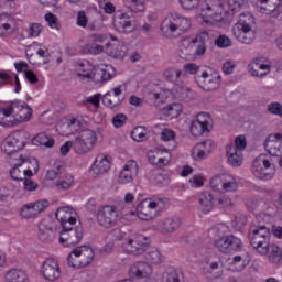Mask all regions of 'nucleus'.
<instances>
[{
    "mask_svg": "<svg viewBox=\"0 0 282 282\" xmlns=\"http://www.w3.org/2000/svg\"><path fill=\"white\" fill-rule=\"evenodd\" d=\"M257 24V19L250 12H243L239 14L238 22L234 25L237 30H253Z\"/></svg>",
    "mask_w": 282,
    "mask_h": 282,
    "instance_id": "4be33fe9",
    "label": "nucleus"
},
{
    "mask_svg": "<svg viewBox=\"0 0 282 282\" xmlns=\"http://www.w3.org/2000/svg\"><path fill=\"white\" fill-rule=\"evenodd\" d=\"M246 147H248V142L246 141V137L239 135L235 140L234 149L236 151H245Z\"/></svg>",
    "mask_w": 282,
    "mask_h": 282,
    "instance_id": "864d4df0",
    "label": "nucleus"
},
{
    "mask_svg": "<svg viewBox=\"0 0 282 282\" xmlns=\"http://www.w3.org/2000/svg\"><path fill=\"white\" fill-rule=\"evenodd\" d=\"M22 182L24 184V191H36L39 188V184L30 178L24 177Z\"/></svg>",
    "mask_w": 282,
    "mask_h": 282,
    "instance_id": "338daca9",
    "label": "nucleus"
},
{
    "mask_svg": "<svg viewBox=\"0 0 282 282\" xmlns=\"http://www.w3.org/2000/svg\"><path fill=\"white\" fill-rule=\"evenodd\" d=\"M109 96H111V93H106L104 96V105H106V107H109V109H116V107L120 106L122 100H111Z\"/></svg>",
    "mask_w": 282,
    "mask_h": 282,
    "instance_id": "5fc2aeb1",
    "label": "nucleus"
},
{
    "mask_svg": "<svg viewBox=\"0 0 282 282\" xmlns=\"http://www.w3.org/2000/svg\"><path fill=\"white\" fill-rule=\"evenodd\" d=\"M150 100L153 101L154 107H160V105H163L164 102V94L162 93H149Z\"/></svg>",
    "mask_w": 282,
    "mask_h": 282,
    "instance_id": "de8ad7c7",
    "label": "nucleus"
},
{
    "mask_svg": "<svg viewBox=\"0 0 282 282\" xmlns=\"http://www.w3.org/2000/svg\"><path fill=\"white\" fill-rule=\"evenodd\" d=\"M203 79V85L200 86L205 91H215V89H219L221 85V75L219 74H208L207 72H203L200 75Z\"/></svg>",
    "mask_w": 282,
    "mask_h": 282,
    "instance_id": "2eb2a0df",
    "label": "nucleus"
},
{
    "mask_svg": "<svg viewBox=\"0 0 282 282\" xmlns=\"http://www.w3.org/2000/svg\"><path fill=\"white\" fill-rule=\"evenodd\" d=\"M73 184H74V176L66 175L65 177L59 178L55 183V186L56 188H58V191H68V188H72Z\"/></svg>",
    "mask_w": 282,
    "mask_h": 282,
    "instance_id": "58836bf2",
    "label": "nucleus"
},
{
    "mask_svg": "<svg viewBox=\"0 0 282 282\" xmlns=\"http://www.w3.org/2000/svg\"><path fill=\"white\" fill-rule=\"evenodd\" d=\"M226 180V175H217V176H214L212 180H210V187L214 189V191H219V188H224V182Z\"/></svg>",
    "mask_w": 282,
    "mask_h": 282,
    "instance_id": "37998d69",
    "label": "nucleus"
},
{
    "mask_svg": "<svg viewBox=\"0 0 282 282\" xmlns=\"http://www.w3.org/2000/svg\"><path fill=\"white\" fill-rule=\"evenodd\" d=\"M30 140V134L25 130H18L9 134L1 144L3 153L12 155V153H19L23 150L25 144Z\"/></svg>",
    "mask_w": 282,
    "mask_h": 282,
    "instance_id": "20e7f679",
    "label": "nucleus"
},
{
    "mask_svg": "<svg viewBox=\"0 0 282 282\" xmlns=\"http://www.w3.org/2000/svg\"><path fill=\"white\" fill-rule=\"evenodd\" d=\"M227 158L231 166H241L243 163V153L235 149V144H229L227 147Z\"/></svg>",
    "mask_w": 282,
    "mask_h": 282,
    "instance_id": "cd10ccee",
    "label": "nucleus"
},
{
    "mask_svg": "<svg viewBox=\"0 0 282 282\" xmlns=\"http://www.w3.org/2000/svg\"><path fill=\"white\" fill-rule=\"evenodd\" d=\"M174 24L176 25L178 36H182L184 32H188V29L191 28V20L174 14Z\"/></svg>",
    "mask_w": 282,
    "mask_h": 282,
    "instance_id": "72a5a7b5",
    "label": "nucleus"
},
{
    "mask_svg": "<svg viewBox=\"0 0 282 282\" xmlns=\"http://www.w3.org/2000/svg\"><path fill=\"white\" fill-rule=\"evenodd\" d=\"M223 188L226 191V193H235V191L239 188V185L235 178H230L229 181H226L225 178Z\"/></svg>",
    "mask_w": 282,
    "mask_h": 282,
    "instance_id": "8fccbe9b",
    "label": "nucleus"
},
{
    "mask_svg": "<svg viewBox=\"0 0 282 282\" xmlns=\"http://www.w3.org/2000/svg\"><path fill=\"white\" fill-rule=\"evenodd\" d=\"M9 116H13L11 127H19L22 122H28L32 118V108L24 101H11L7 105Z\"/></svg>",
    "mask_w": 282,
    "mask_h": 282,
    "instance_id": "423d86ee",
    "label": "nucleus"
},
{
    "mask_svg": "<svg viewBox=\"0 0 282 282\" xmlns=\"http://www.w3.org/2000/svg\"><path fill=\"white\" fill-rule=\"evenodd\" d=\"M184 10H195L199 6V0H180Z\"/></svg>",
    "mask_w": 282,
    "mask_h": 282,
    "instance_id": "052dcab7",
    "label": "nucleus"
},
{
    "mask_svg": "<svg viewBox=\"0 0 282 282\" xmlns=\"http://www.w3.org/2000/svg\"><path fill=\"white\" fill-rule=\"evenodd\" d=\"M6 19H8V17L0 15V36H6V32L12 28L10 23L6 22Z\"/></svg>",
    "mask_w": 282,
    "mask_h": 282,
    "instance_id": "69168bd1",
    "label": "nucleus"
},
{
    "mask_svg": "<svg viewBox=\"0 0 282 282\" xmlns=\"http://www.w3.org/2000/svg\"><path fill=\"white\" fill-rule=\"evenodd\" d=\"M272 163L267 160L263 154H260L253 161L252 173L258 180H272L274 170H272Z\"/></svg>",
    "mask_w": 282,
    "mask_h": 282,
    "instance_id": "6e6552de",
    "label": "nucleus"
},
{
    "mask_svg": "<svg viewBox=\"0 0 282 282\" xmlns=\"http://www.w3.org/2000/svg\"><path fill=\"white\" fill-rule=\"evenodd\" d=\"M144 258L150 262V263H162V253L158 249H152L149 252L144 254Z\"/></svg>",
    "mask_w": 282,
    "mask_h": 282,
    "instance_id": "a19ab883",
    "label": "nucleus"
},
{
    "mask_svg": "<svg viewBox=\"0 0 282 282\" xmlns=\"http://www.w3.org/2000/svg\"><path fill=\"white\" fill-rule=\"evenodd\" d=\"M127 123V115L124 113H117L112 117V124L116 129H120V127H124Z\"/></svg>",
    "mask_w": 282,
    "mask_h": 282,
    "instance_id": "a18cd8bd",
    "label": "nucleus"
},
{
    "mask_svg": "<svg viewBox=\"0 0 282 282\" xmlns=\"http://www.w3.org/2000/svg\"><path fill=\"white\" fill-rule=\"evenodd\" d=\"M208 127L200 123V121H193L191 124V133L195 138H199V135H204V133L208 132Z\"/></svg>",
    "mask_w": 282,
    "mask_h": 282,
    "instance_id": "e433bc0d",
    "label": "nucleus"
},
{
    "mask_svg": "<svg viewBox=\"0 0 282 282\" xmlns=\"http://www.w3.org/2000/svg\"><path fill=\"white\" fill-rule=\"evenodd\" d=\"M20 215L24 219H32V217H37L39 216L33 203H29L26 205H23L22 208L20 209Z\"/></svg>",
    "mask_w": 282,
    "mask_h": 282,
    "instance_id": "c9c22d12",
    "label": "nucleus"
},
{
    "mask_svg": "<svg viewBox=\"0 0 282 282\" xmlns=\"http://www.w3.org/2000/svg\"><path fill=\"white\" fill-rule=\"evenodd\" d=\"M131 18L127 13H121L113 21L115 30L121 34H131L133 31V24L131 23Z\"/></svg>",
    "mask_w": 282,
    "mask_h": 282,
    "instance_id": "6ab92c4d",
    "label": "nucleus"
},
{
    "mask_svg": "<svg viewBox=\"0 0 282 282\" xmlns=\"http://www.w3.org/2000/svg\"><path fill=\"white\" fill-rule=\"evenodd\" d=\"M261 10H264L267 14H271L272 17H281L282 14V1L280 0L278 4H274V8L270 7L269 9L261 8Z\"/></svg>",
    "mask_w": 282,
    "mask_h": 282,
    "instance_id": "c03bdc74",
    "label": "nucleus"
},
{
    "mask_svg": "<svg viewBox=\"0 0 282 282\" xmlns=\"http://www.w3.org/2000/svg\"><path fill=\"white\" fill-rule=\"evenodd\" d=\"M94 249L88 246H80L75 248L67 257V263L75 270L87 268L94 261Z\"/></svg>",
    "mask_w": 282,
    "mask_h": 282,
    "instance_id": "7ed1b4c3",
    "label": "nucleus"
},
{
    "mask_svg": "<svg viewBox=\"0 0 282 282\" xmlns=\"http://www.w3.org/2000/svg\"><path fill=\"white\" fill-rule=\"evenodd\" d=\"M33 206L35 208V213L41 215V213H43V210L50 206V202L47 199L37 200L33 203Z\"/></svg>",
    "mask_w": 282,
    "mask_h": 282,
    "instance_id": "e2e57ef3",
    "label": "nucleus"
},
{
    "mask_svg": "<svg viewBox=\"0 0 282 282\" xmlns=\"http://www.w3.org/2000/svg\"><path fill=\"white\" fill-rule=\"evenodd\" d=\"M131 138L134 142H144V140H147V134L141 132L140 128H137L131 132Z\"/></svg>",
    "mask_w": 282,
    "mask_h": 282,
    "instance_id": "0e129e2a",
    "label": "nucleus"
},
{
    "mask_svg": "<svg viewBox=\"0 0 282 282\" xmlns=\"http://www.w3.org/2000/svg\"><path fill=\"white\" fill-rule=\"evenodd\" d=\"M248 237L252 248L260 253V250H263L265 246H269L268 240L270 239V228L265 225L252 226L249 230Z\"/></svg>",
    "mask_w": 282,
    "mask_h": 282,
    "instance_id": "0eeeda50",
    "label": "nucleus"
},
{
    "mask_svg": "<svg viewBox=\"0 0 282 282\" xmlns=\"http://www.w3.org/2000/svg\"><path fill=\"white\" fill-rule=\"evenodd\" d=\"M153 269L147 262H135L130 267V274L137 279H144L151 274Z\"/></svg>",
    "mask_w": 282,
    "mask_h": 282,
    "instance_id": "393cba45",
    "label": "nucleus"
},
{
    "mask_svg": "<svg viewBox=\"0 0 282 282\" xmlns=\"http://www.w3.org/2000/svg\"><path fill=\"white\" fill-rule=\"evenodd\" d=\"M270 64H263L259 59H256L249 65L251 76H256L257 78H263V76H268V74H270Z\"/></svg>",
    "mask_w": 282,
    "mask_h": 282,
    "instance_id": "bb28decb",
    "label": "nucleus"
},
{
    "mask_svg": "<svg viewBox=\"0 0 282 282\" xmlns=\"http://www.w3.org/2000/svg\"><path fill=\"white\" fill-rule=\"evenodd\" d=\"M264 149L270 155H273V158H279V155H281V149H279V142L276 141L265 139Z\"/></svg>",
    "mask_w": 282,
    "mask_h": 282,
    "instance_id": "4c0bfd02",
    "label": "nucleus"
},
{
    "mask_svg": "<svg viewBox=\"0 0 282 282\" xmlns=\"http://www.w3.org/2000/svg\"><path fill=\"white\" fill-rule=\"evenodd\" d=\"M138 175V162L128 161L119 174L120 184H129Z\"/></svg>",
    "mask_w": 282,
    "mask_h": 282,
    "instance_id": "dca6fc26",
    "label": "nucleus"
},
{
    "mask_svg": "<svg viewBox=\"0 0 282 282\" xmlns=\"http://www.w3.org/2000/svg\"><path fill=\"white\" fill-rule=\"evenodd\" d=\"M91 169L96 175H102L111 169V161H109L105 154H99L97 155Z\"/></svg>",
    "mask_w": 282,
    "mask_h": 282,
    "instance_id": "b1692460",
    "label": "nucleus"
},
{
    "mask_svg": "<svg viewBox=\"0 0 282 282\" xmlns=\"http://www.w3.org/2000/svg\"><path fill=\"white\" fill-rule=\"evenodd\" d=\"M96 132L94 130H82L74 141H66L59 149L61 155H67L72 150V147L75 153L78 155H85V153H89L96 145Z\"/></svg>",
    "mask_w": 282,
    "mask_h": 282,
    "instance_id": "f257e3e1",
    "label": "nucleus"
},
{
    "mask_svg": "<svg viewBox=\"0 0 282 282\" xmlns=\"http://www.w3.org/2000/svg\"><path fill=\"white\" fill-rule=\"evenodd\" d=\"M161 32H163L164 36L167 39H175L180 36L177 34V26L175 25V15H167L161 23Z\"/></svg>",
    "mask_w": 282,
    "mask_h": 282,
    "instance_id": "a211bd4d",
    "label": "nucleus"
},
{
    "mask_svg": "<svg viewBox=\"0 0 282 282\" xmlns=\"http://www.w3.org/2000/svg\"><path fill=\"white\" fill-rule=\"evenodd\" d=\"M45 21L48 22L50 28L54 30H61V25H58V18L52 12L45 14Z\"/></svg>",
    "mask_w": 282,
    "mask_h": 282,
    "instance_id": "3c124183",
    "label": "nucleus"
},
{
    "mask_svg": "<svg viewBox=\"0 0 282 282\" xmlns=\"http://www.w3.org/2000/svg\"><path fill=\"white\" fill-rule=\"evenodd\" d=\"M89 23V18L87 17V13L82 10L77 13V25L78 28H87V24Z\"/></svg>",
    "mask_w": 282,
    "mask_h": 282,
    "instance_id": "603ef678",
    "label": "nucleus"
},
{
    "mask_svg": "<svg viewBox=\"0 0 282 282\" xmlns=\"http://www.w3.org/2000/svg\"><path fill=\"white\" fill-rule=\"evenodd\" d=\"M161 140L163 142H171V140H175V132L171 129H163L161 132Z\"/></svg>",
    "mask_w": 282,
    "mask_h": 282,
    "instance_id": "680f3d73",
    "label": "nucleus"
},
{
    "mask_svg": "<svg viewBox=\"0 0 282 282\" xmlns=\"http://www.w3.org/2000/svg\"><path fill=\"white\" fill-rule=\"evenodd\" d=\"M164 78L174 85V94L178 100H193L194 93L188 87V76L181 69L171 67L164 70Z\"/></svg>",
    "mask_w": 282,
    "mask_h": 282,
    "instance_id": "f03ea898",
    "label": "nucleus"
},
{
    "mask_svg": "<svg viewBox=\"0 0 282 282\" xmlns=\"http://www.w3.org/2000/svg\"><path fill=\"white\" fill-rule=\"evenodd\" d=\"M105 52L110 58L122 61L127 56V46L122 42H118L117 44L107 43Z\"/></svg>",
    "mask_w": 282,
    "mask_h": 282,
    "instance_id": "412c9836",
    "label": "nucleus"
},
{
    "mask_svg": "<svg viewBox=\"0 0 282 282\" xmlns=\"http://www.w3.org/2000/svg\"><path fill=\"white\" fill-rule=\"evenodd\" d=\"M41 273L45 281H58L61 279V267L54 258H48L43 262Z\"/></svg>",
    "mask_w": 282,
    "mask_h": 282,
    "instance_id": "9b49d317",
    "label": "nucleus"
},
{
    "mask_svg": "<svg viewBox=\"0 0 282 282\" xmlns=\"http://www.w3.org/2000/svg\"><path fill=\"white\" fill-rule=\"evenodd\" d=\"M25 162H32V160L28 158H23V155H20V162L15 163L13 169L10 171L11 180H14L15 182H23L25 177L23 172L19 170V167L23 166Z\"/></svg>",
    "mask_w": 282,
    "mask_h": 282,
    "instance_id": "c756f323",
    "label": "nucleus"
},
{
    "mask_svg": "<svg viewBox=\"0 0 282 282\" xmlns=\"http://www.w3.org/2000/svg\"><path fill=\"white\" fill-rule=\"evenodd\" d=\"M43 31V25L40 23H32L29 26V36L36 37L41 35V32Z\"/></svg>",
    "mask_w": 282,
    "mask_h": 282,
    "instance_id": "6e6d98bb",
    "label": "nucleus"
},
{
    "mask_svg": "<svg viewBox=\"0 0 282 282\" xmlns=\"http://www.w3.org/2000/svg\"><path fill=\"white\" fill-rule=\"evenodd\" d=\"M182 226V220L177 216H170L159 220L155 230L161 235H173Z\"/></svg>",
    "mask_w": 282,
    "mask_h": 282,
    "instance_id": "f8f14e48",
    "label": "nucleus"
},
{
    "mask_svg": "<svg viewBox=\"0 0 282 282\" xmlns=\"http://www.w3.org/2000/svg\"><path fill=\"white\" fill-rule=\"evenodd\" d=\"M228 6L231 12H239L246 6V0H228Z\"/></svg>",
    "mask_w": 282,
    "mask_h": 282,
    "instance_id": "13d9d810",
    "label": "nucleus"
},
{
    "mask_svg": "<svg viewBox=\"0 0 282 282\" xmlns=\"http://www.w3.org/2000/svg\"><path fill=\"white\" fill-rule=\"evenodd\" d=\"M215 45L217 47H220V50H224L226 47H230L232 45V41L227 35H219L215 41Z\"/></svg>",
    "mask_w": 282,
    "mask_h": 282,
    "instance_id": "79ce46f5",
    "label": "nucleus"
},
{
    "mask_svg": "<svg viewBox=\"0 0 282 282\" xmlns=\"http://www.w3.org/2000/svg\"><path fill=\"white\" fill-rule=\"evenodd\" d=\"M97 220L104 228H111L118 221V212L113 206H104L97 214Z\"/></svg>",
    "mask_w": 282,
    "mask_h": 282,
    "instance_id": "9d476101",
    "label": "nucleus"
},
{
    "mask_svg": "<svg viewBox=\"0 0 282 282\" xmlns=\"http://www.w3.org/2000/svg\"><path fill=\"white\" fill-rule=\"evenodd\" d=\"M4 282H28V274L21 269H11L4 274Z\"/></svg>",
    "mask_w": 282,
    "mask_h": 282,
    "instance_id": "c85d7f7f",
    "label": "nucleus"
},
{
    "mask_svg": "<svg viewBox=\"0 0 282 282\" xmlns=\"http://www.w3.org/2000/svg\"><path fill=\"white\" fill-rule=\"evenodd\" d=\"M234 36L239 41V43H242L243 45H252L254 43V39H257V33L253 31V29H232Z\"/></svg>",
    "mask_w": 282,
    "mask_h": 282,
    "instance_id": "f3484780",
    "label": "nucleus"
},
{
    "mask_svg": "<svg viewBox=\"0 0 282 282\" xmlns=\"http://www.w3.org/2000/svg\"><path fill=\"white\" fill-rule=\"evenodd\" d=\"M144 206H147V200L141 202L137 206L138 217H139V219H142L143 221H149V220L153 219V213L151 212V209H149Z\"/></svg>",
    "mask_w": 282,
    "mask_h": 282,
    "instance_id": "f704fd0d",
    "label": "nucleus"
},
{
    "mask_svg": "<svg viewBox=\"0 0 282 282\" xmlns=\"http://www.w3.org/2000/svg\"><path fill=\"white\" fill-rule=\"evenodd\" d=\"M269 113H273V116H280L282 118V105L279 102H272L268 105Z\"/></svg>",
    "mask_w": 282,
    "mask_h": 282,
    "instance_id": "bf43d9fd",
    "label": "nucleus"
},
{
    "mask_svg": "<svg viewBox=\"0 0 282 282\" xmlns=\"http://www.w3.org/2000/svg\"><path fill=\"white\" fill-rule=\"evenodd\" d=\"M164 111H166L167 116L171 118H177V116H180V105L171 104L164 108Z\"/></svg>",
    "mask_w": 282,
    "mask_h": 282,
    "instance_id": "4d7b16f0",
    "label": "nucleus"
},
{
    "mask_svg": "<svg viewBox=\"0 0 282 282\" xmlns=\"http://www.w3.org/2000/svg\"><path fill=\"white\" fill-rule=\"evenodd\" d=\"M208 120H210V115H208L206 112H200L196 117V122H199L200 124H203L205 127H208V124H209Z\"/></svg>",
    "mask_w": 282,
    "mask_h": 282,
    "instance_id": "774afa93",
    "label": "nucleus"
},
{
    "mask_svg": "<svg viewBox=\"0 0 282 282\" xmlns=\"http://www.w3.org/2000/svg\"><path fill=\"white\" fill-rule=\"evenodd\" d=\"M78 76H83L84 78H93L94 83H107V80L112 78L111 73L102 68H95L91 74L84 70V73L78 74Z\"/></svg>",
    "mask_w": 282,
    "mask_h": 282,
    "instance_id": "5701e85b",
    "label": "nucleus"
},
{
    "mask_svg": "<svg viewBox=\"0 0 282 282\" xmlns=\"http://www.w3.org/2000/svg\"><path fill=\"white\" fill-rule=\"evenodd\" d=\"M177 54L183 61H193L195 58V44L188 39L182 40Z\"/></svg>",
    "mask_w": 282,
    "mask_h": 282,
    "instance_id": "aec40b11",
    "label": "nucleus"
},
{
    "mask_svg": "<svg viewBox=\"0 0 282 282\" xmlns=\"http://www.w3.org/2000/svg\"><path fill=\"white\" fill-rule=\"evenodd\" d=\"M260 254H269L271 263H281L282 250L276 245H267L260 249Z\"/></svg>",
    "mask_w": 282,
    "mask_h": 282,
    "instance_id": "a878e982",
    "label": "nucleus"
},
{
    "mask_svg": "<svg viewBox=\"0 0 282 282\" xmlns=\"http://www.w3.org/2000/svg\"><path fill=\"white\" fill-rule=\"evenodd\" d=\"M199 204L205 215L210 213V210H213V194H210V192H202L199 195Z\"/></svg>",
    "mask_w": 282,
    "mask_h": 282,
    "instance_id": "7c9ffc66",
    "label": "nucleus"
},
{
    "mask_svg": "<svg viewBox=\"0 0 282 282\" xmlns=\"http://www.w3.org/2000/svg\"><path fill=\"white\" fill-rule=\"evenodd\" d=\"M122 248L127 254H144L149 250V242H147V237L139 235L134 238H128L123 242Z\"/></svg>",
    "mask_w": 282,
    "mask_h": 282,
    "instance_id": "1a4fd4ad",
    "label": "nucleus"
},
{
    "mask_svg": "<svg viewBox=\"0 0 282 282\" xmlns=\"http://www.w3.org/2000/svg\"><path fill=\"white\" fill-rule=\"evenodd\" d=\"M37 237L43 243H50V241H54V238L56 237V231L52 227V221L42 220L39 224Z\"/></svg>",
    "mask_w": 282,
    "mask_h": 282,
    "instance_id": "4468645a",
    "label": "nucleus"
},
{
    "mask_svg": "<svg viewBox=\"0 0 282 282\" xmlns=\"http://www.w3.org/2000/svg\"><path fill=\"white\" fill-rule=\"evenodd\" d=\"M158 160L154 166H169L171 162V153L167 151L159 150L156 152Z\"/></svg>",
    "mask_w": 282,
    "mask_h": 282,
    "instance_id": "ea45409f",
    "label": "nucleus"
},
{
    "mask_svg": "<svg viewBox=\"0 0 282 282\" xmlns=\"http://www.w3.org/2000/svg\"><path fill=\"white\" fill-rule=\"evenodd\" d=\"M83 240V227L77 226L75 229H70L68 231H61L59 242L63 246H77L79 241Z\"/></svg>",
    "mask_w": 282,
    "mask_h": 282,
    "instance_id": "ddd939ff",
    "label": "nucleus"
},
{
    "mask_svg": "<svg viewBox=\"0 0 282 282\" xmlns=\"http://www.w3.org/2000/svg\"><path fill=\"white\" fill-rule=\"evenodd\" d=\"M85 53L87 54H102V51H104V47L102 45H98L96 43H91V44H87L85 47H84Z\"/></svg>",
    "mask_w": 282,
    "mask_h": 282,
    "instance_id": "09e8293b",
    "label": "nucleus"
},
{
    "mask_svg": "<svg viewBox=\"0 0 282 282\" xmlns=\"http://www.w3.org/2000/svg\"><path fill=\"white\" fill-rule=\"evenodd\" d=\"M214 247L223 254H235L243 250V242L239 237L230 234L224 235L214 241Z\"/></svg>",
    "mask_w": 282,
    "mask_h": 282,
    "instance_id": "39448f33",
    "label": "nucleus"
},
{
    "mask_svg": "<svg viewBox=\"0 0 282 282\" xmlns=\"http://www.w3.org/2000/svg\"><path fill=\"white\" fill-rule=\"evenodd\" d=\"M210 41V36L208 35V32L203 31L196 35L195 39L191 40V42L195 45V43H200V45H206Z\"/></svg>",
    "mask_w": 282,
    "mask_h": 282,
    "instance_id": "49530a36",
    "label": "nucleus"
},
{
    "mask_svg": "<svg viewBox=\"0 0 282 282\" xmlns=\"http://www.w3.org/2000/svg\"><path fill=\"white\" fill-rule=\"evenodd\" d=\"M32 143L35 147H46V149H52V147H54V139L47 137L45 132H40L33 138Z\"/></svg>",
    "mask_w": 282,
    "mask_h": 282,
    "instance_id": "473e14b6",
    "label": "nucleus"
},
{
    "mask_svg": "<svg viewBox=\"0 0 282 282\" xmlns=\"http://www.w3.org/2000/svg\"><path fill=\"white\" fill-rule=\"evenodd\" d=\"M55 217L57 221H76V217H74V209L72 207L58 208Z\"/></svg>",
    "mask_w": 282,
    "mask_h": 282,
    "instance_id": "2f4dec72",
    "label": "nucleus"
}]
</instances>
